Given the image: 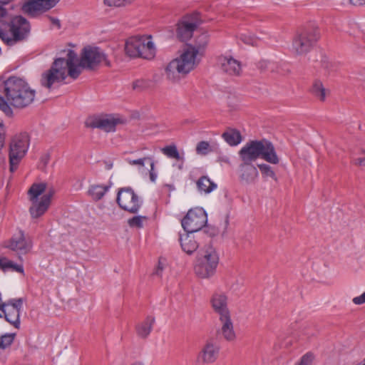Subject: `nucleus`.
Here are the masks:
<instances>
[{
	"mask_svg": "<svg viewBox=\"0 0 365 365\" xmlns=\"http://www.w3.org/2000/svg\"><path fill=\"white\" fill-rule=\"evenodd\" d=\"M10 0L0 1V38L8 46L26 38L30 31L29 21L21 16H16L6 22L4 20L7 15V9L4 6Z\"/></svg>",
	"mask_w": 365,
	"mask_h": 365,
	"instance_id": "obj_3",
	"label": "nucleus"
},
{
	"mask_svg": "<svg viewBox=\"0 0 365 365\" xmlns=\"http://www.w3.org/2000/svg\"><path fill=\"white\" fill-rule=\"evenodd\" d=\"M222 324V333L224 338L227 341H232L235 338V334L233 330V324L230 319V315L227 317L223 316L220 318Z\"/></svg>",
	"mask_w": 365,
	"mask_h": 365,
	"instance_id": "obj_25",
	"label": "nucleus"
},
{
	"mask_svg": "<svg viewBox=\"0 0 365 365\" xmlns=\"http://www.w3.org/2000/svg\"><path fill=\"white\" fill-rule=\"evenodd\" d=\"M145 219H146V217H145V216H140V215L134 216L128 220V223L130 227L141 228L143 226V220H145Z\"/></svg>",
	"mask_w": 365,
	"mask_h": 365,
	"instance_id": "obj_37",
	"label": "nucleus"
},
{
	"mask_svg": "<svg viewBox=\"0 0 365 365\" xmlns=\"http://www.w3.org/2000/svg\"><path fill=\"white\" fill-rule=\"evenodd\" d=\"M0 304H6V307H12L18 309H21L23 306V299L21 298L11 299L6 302H2L1 301Z\"/></svg>",
	"mask_w": 365,
	"mask_h": 365,
	"instance_id": "obj_40",
	"label": "nucleus"
},
{
	"mask_svg": "<svg viewBox=\"0 0 365 365\" xmlns=\"http://www.w3.org/2000/svg\"><path fill=\"white\" fill-rule=\"evenodd\" d=\"M209 36L204 32L195 38V45L187 44L179 58L171 61L165 68L167 77L171 80L178 78V74H187L198 64L197 55H202L208 43Z\"/></svg>",
	"mask_w": 365,
	"mask_h": 365,
	"instance_id": "obj_1",
	"label": "nucleus"
},
{
	"mask_svg": "<svg viewBox=\"0 0 365 365\" xmlns=\"http://www.w3.org/2000/svg\"><path fill=\"white\" fill-rule=\"evenodd\" d=\"M60 0H29L21 6L22 11L30 16H34L36 12L47 11L56 6Z\"/></svg>",
	"mask_w": 365,
	"mask_h": 365,
	"instance_id": "obj_14",
	"label": "nucleus"
},
{
	"mask_svg": "<svg viewBox=\"0 0 365 365\" xmlns=\"http://www.w3.org/2000/svg\"><path fill=\"white\" fill-rule=\"evenodd\" d=\"M130 365H144V364L141 362L137 361V362L131 364Z\"/></svg>",
	"mask_w": 365,
	"mask_h": 365,
	"instance_id": "obj_59",
	"label": "nucleus"
},
{
	"mask_svg": "<svg viewBox=\"0 0 365 365\" xmlns=\"http://www.w3.org/2000/svg\"><path fill=\"white\" fill-rule=\"evenodd\" d=\"M207 222V215L202 207L190 209L181 221L185 232L190 234L201 230Z\"/></svg>",
	"mask_w": 365,
	"mask_h": 365,
	"instance_id": "obj_9",
	"label": "nucleus"
},
{
	"mask_svg": "<svg viewBox=\"0 0 365 365\" xmlns=\"http://www.w3.org/2000/svg\"><path fill=\"white\" fill-rule=\"evenodd\" d=\"M157 173H149V178L151 182H155L157 179Z\"/></svg>",
	"mask_w": 365,
	"mask_h": 365,
	"instance_id": "obj_55",
	"label": "nucleus"
},
{
	"mask_svg": "<svg viewBox=\"0 0 365 365\" xmlns=\"http://www.w3.org/2000/svg\"><path fill=\"white\" fill-rule=\"evenodd\" d=\"M118 123L119 119L112 116H106L103 118L96 117L88 119L86 122V126L110 132L115 130V126Z\"/></svg>",
	"mask_w": 365,
	"mask_h": 365,
	"instance_id": "obj_15",
	"label": "nucleus"
},
{
	"mask_svg": "<svg viewBox=\"0 0 365 365\" xmlns=\"http://www.w3.org/2000/svg\"><path fill=\"white\" fill-rule=\"evenodd\" d=\"M0 110L3 111L7 116H11L13 115V110L9 108L7 104L5 97L0 96Z\"/></svg>",
	"mask_w": 365,
	"mask_h": 365,
	"instance_id": "obj_41",
	"label": "nucleus"
},
{
	"mask_svg": "<svg viewBox=\"0 0 365 365\" xmlns=\"http://www.w3.org/2000/svg\"><path fill=\"white\" fill-rule=\"evenodd\" d=\"M228 224H229V220H228V216H227L225 218V231L223 232L222 235H224V234L225 232V230L227 229Z\"/></svg>",
	"mask_w": 365,
	"mask_h": 365,
	"instance_id": "obj_58",
	"label": "nucleus"
},
{
	"mask_svg": "<svg viewBox=\"0 0 365 365\" xmlns=\"http://www.w3.org/2000/svg\"><path fill=\"white\" fill-rule=\"evenodd\" d=\"M198 23L196 21H189L186 19L178 24L177 36L181 41H187L192 36L194 31L197 28Z\"/></svg>",
	"mask_w": 365,
	"mask_h": 365,
	"instance_id": "obj_19",
	"label": "nucleus"
},
{
	"mask_svg": "<svg viewBox=\"0 0 365 365\" xmlns=\"http://www.w3.org/2000/svg\"><path fill=\"white\" fill-rule=\"evenodd\" d=\"M357 161H359V165L360 166H365V158H357L356 160Z\"/></svg>",
	"mask_w": 365,
	"mask_h": 365,
	"instance_id": "obj_57",
	"label": "nucleus"
},
{
	"mask_svg": "<svg viewBox=\"0 0 365 365\" xmlns=\"http://www.w3.org/2000/svg\"><path fill=\"white\" fill-rule=\"evenodd\" d=\"M259 158L263 159L267 163L277 165L279 163L275 148L273 143L267 139L255 140Z\"/></svg>",
	"mask_w": 365,
	"mask_h": 365,
	"instance_id": "obj_13",
	"label": "nucleus"
},
{
	"mask_svg": "<svg viewBox=\"0 0 365 365\" xmlns=\"http://www.w3.org/2000/svg\"><path fill=\"white\" fill-rule=\"evenodd\" d=\"M314 359L312 353H307L302 358L300 361L296 365H311Z\"/></svg>",
	"mask_w": 365,
	"mask_h": 365,
	"instance_id": "obj_43",
	"label": "nucleus"
},
{
	"mask_svg": "<svg viewBox=\"0 0 365 365\" xmlns=\"http://www.w3.org/2000/svg\"><path fill=\"white\" fill-rule=\"evenodd\" d=\"M362 365H365V358L363 359V361L361 362Z\"/></svg>",
	"mask_w": 365,
	"mask_h": 365,
	"instance_id": "obj_62",
	"label": "nucleus"
},
{
	"mask_svg": "<svg viewBox=\"0 0 365 365\" xmlns=\"http://www.w3.org/2000/svg\"><path fill=\"white\" fill-rule=\"evenodd\" d=\"M29 146V136L27 133H21L15 135L9 146L10 171L14 173L21 160L25 156Z\"/></svg>",
	"mask_w": 365,
	"mask_h": 365,
	"instance_id": "obj_6",
	"label": "nucleus"
},
{
	"mask_svg": "<svg viewBox=\"0 0 365 365\" xmlns=\"http://www.w3.org/2000/svg\"><path fill=\"white\" fill-rule=\"evenodd\" d=\"M166 186L168 187L170 190H173L175 189L174 186L173 185H166Z\"/></svg>",
	"mask_w": 365,
	"mask_h": 365,
	"instance_id": "obj_60",
	"label": "nucleus"
},
{
	"mask_svg": "<svg viewBox=\"0 0 365 365\" xmlns=\"http://www.w3.org/2000/svg\"><path fill=\"white\" fill-rule=\"evenodd\" d=\"M46 189V183L41 182L33 184L28 192L30 195V200H38V196L43 194Z\"/></svg>",
	"mask_w": 365,
	"mask_h": 365,
	"instance_id": "obj_30",
	"label": "nucleus"
},
{
	"mask_svg": "<svg viewBox=\"0 0 365 365\" xmlns=\"http://www.w3.org/2000/svg\"><path fill=\"white\" fill-rule=\"evenodd\" d=\"M196 185L200 192H204L206 194L210 193L217 186L216 183L205 175L200 177L197 181Z\"/></svg>",
	"mask_w": 365,
	"mask_h": 365,
	"instance_id": "obj_26",
	"label": "nucleus"
},
{
	"mask_svg": "<svg viewBox=\"0 0 365 365\" xmlns=\"http://www.w3.org/2000/svg\"><path fill=\"white\" fill-rule=\"evenodd\" d=\"M0 269L6 272L9 269H11L19 273H24V267L21 264H18L6 257L0 258Z\"/></svg>",
	"mask_w": 365,
	"mask_h": 365,
	"instance_id": "obj_29",
	"label": "nucleus"
},
{
	"mask_svg": "<svg viewBox=\"0 0 365 365\" xmlns=\"http://www.w3.org/2000/svg\"><path fill=\"white\" fill-rule=\"evenodd\" d=\"M111 185V182L108 185H93L90 186L88 192L94 200L98 201L103 198Z\"/></svg>",
	"mask_w": 365,
	"mask_h": 365,
	"instance_id": "obj_27",
	"label": "nucleus"
},
{
	"mask_svg": "<svg viewBox=\"0 0 365 365\" xmlns=\"http://www.w3.org/2000/svg\"><path fill=\"white\" fill-rule=\"evenodd\" d=\"M312 91L313 94L320 101H324L325 100L326 91L321 81H315L313 84Z\"/></svg>",
	"mask_w": 365,
	"mask_h": 365,
	"instance_id": "obj_33",
	"label": "nucleus"
},
{
	"mask_svg": "<svg viewBox=\"0 0 365 365\" xmlns=\"http://www.w3.org/2000/svg\"><path fill=\"white\" fill-rule=\"evenodd\" d=\"M6 139V128L2 122H0V150L4 148Z\"/></svg>",
	"mask_w": 365,
	"mask_h": 365,
	"instance_id": "obj_45",
	"label": "nucleus"
},
{
	"mask_svg": "<svg viewBox=\"0 0 365 365\" xmlns=\"http://www.w3.org/2000/svg\"><path fill=\"white\" fill-rule=\"evenodd\" d=\"M155 322V317L148 316L143 322L135 326L137 335L142 339H146L150 334Z\"/></svg>",
	"mask_w": 365,
	"mask_h": 365,
	"instance_id": "obj_23",
	"label": "nucleus"
},
{
	"mask_svg": "<svg viewBox=\"0 0 365 365\" xmlns=\"http://www.w3.org/2000/svg\"><path fill=\"white\" fill-rule=\"evenodd\" d=\"M14 334H5L0 337V348L5 349L14 341Z\"/></svg>",
	"mask_w": 365,
	"mask_h": 365,
	"instance_id": "obj_36",
	"label": "nucleus"
},
{
	"mask_svg": "<svg viewBox=\"0 0 365 365\" xmlns=\"http://www.w3.org/2000/svg\"><path fill=\"white\" fill-rule=\"evenodd\" d=\"M211 304L215 312L220 315V318H222L223 316H230L227 304V297L225 294H213Z\"/></svg>",
	"mask_w": 365,
	"mask_h": 365,
	"instance_id": "obj_22",
	"label": "nucleus"
},
{
	"mask_svg": "<svg viewBox=\"0 0 365 365\" xmlns=\"http://www.w3.org/2000/svg\"><path fill=\"white\" fill-rule=\"evenodd\" d=\"M222 137L231 146H235L242 141L240 133L235 129H230L223 133Z\"/></svg>",
	"mask_w": 365,
	"mask_h": 365,
	"instance_id": "obj_28",
	"label": "nucleus"
},
{
	"mask_svg": "<svg viewBox=\"0 0 365 365\" xmlns=\"http://www.w3.org/2000/svg\"><path fill=\"white\" fill-rule=\"evenodd\" d=\"M81 68L82 67L80 66L79 63L78 65L74 64L73 66H67L66 71H68V75L71 78L73 79H76L81 73Z\"/></svg>",
	"mask_w": 365,
	"mask_h": 365,
	"instance_id": "obj_39",
	"label": "nucleus"
},
{
	"mask_svg": "<svg viewBox=\"0 0 365 365\" xmlns=\"http://www.w3.org/2000/svg\"><path fill=\"white\" fill-rule=\"evenodd\" d=\"M322 63H323V66L324 67V68H326L330 71H334V69H332L333 65L331 62L323 61Z\"/></svg>",
	"mask_w": 365,
	"mask_h": 365,
	"instance_id": "obj_51",
	"label": "nucleus"
},
{
	"mask_svg": "<svg viewBox=\"0 0 365 365\" xmlns=\"http://www.w3.org/2000/svg\"><path fill=\"white\" fill-rule=\"evenodd\" d=\"M161 152L169 158L183 160V158L180 155L175 144L165 146L161 149Z\"/></svg>",
	"mask_w": 365,
	"mask_h": 365,
	"instance_id": "obj_31",
	"label": "nucleus"
},
{
	"mask_svg": "<svg viewBox=\"0 0 365 365\" xmlns=\"http://www.w3.org/2000/svg\"><path fill=\"white\" fill-rule=\"evenodd\" d=\"M151 160V157H145L137 160L126 159V161L131 165H140L143 166L146 160Z\"/></svg>",
	"mask_w": 365,
	"mask_h": 365,
	"instance_id": "obj_44",
	"label": "nucleus"
},
{
	"mask_svg": "<svg viewBox=\"0 0 365 365\" xmlns=\"http://www.w3.org/2000/svg\"><path fill=\"white\" fill-rule=\"evenodd\" d=\"M352 301L355 304H364L365 303V292L360 296L354 297Z\"/></svg>",
	"mask_w": 365,
	"mask_h": 365,
	"instance_id": "obj_48",
	"label": "nucleus"
},
{
	"mask_svg": "<svg viewBox=\"0 0 365 365\" xmlns=\"http://www.w3.org/2000/svg\"><path fill=\"white\" fill-rule=\"evenodd\" d=\"M220 348L212 341H207L197 355V361L211 364L215 361L219 355Z\"/></svg>",
	"mask_w": 365,
	"mask_h": 365,
	"instance_id": "obj_18",
	"label": "nucleus"
},
{
	"mask_svg": "<svg viewBox=\"0 0 365 365\" xmlns=\"http://www.w3.org/2000/svg\"><path fill=\"white\" fill-rule=\"evenodd\" d=\"M50 158H51L50 154L46 153L41 157V161L43 164L44 166H46L50 160Z\"/></svg>",
	"mask_w": 365,
	"mask_h": 365,
	"instance_id": "obj_49",
	"label": "nucleus"
},
{
	"mask_svg": "<svg viewBox=\"0 0 365 365\" xmlns=\"http://www.w3.org/2000/svg\"><path fill=\"white\" fill-rule=\"evenodd\" d=\"M61 61L55 60L51 68L41 76V84L50 89L55 83L63 81L66 78V71L61 67Z\"/></svg>",
	"mask_w": 365,
	"mask_h": 365,
	"instance_id": "obj_11",
	"label": "nucleus"
},
{
	"mask_svg": "<svg viewBox=\"0 0 365 365\" xmlns=\"http://www.w3.org/2000/svg\"><path fill=\"white\" fill-rule=\"evenodd\" d=\"M56 60L61 61V65L62 66L61 67H64V69L66 71L67 66L76 64L78 61V57L76 53L74 51L68 50L66 59L63 58H58Z\"/></svg>",
	"mask_w": 365,
	"mask_h": 365,
	"instance_id": "obj_32",
	"label": "nucleus"
},
{
	"mask_svg": "<svg viewBox=\"0 0 365 365\" xmlns=\"http://www.w3.org/2000/svg\"><path fill=\"white\" fill-rule=\"evenodd\" d=\"M239 179L243 185L255 184L259 173L257 168L252 163L241 162L239 165Z\"/></svg>",
	"mask_w": 365,
	"mask_h": 365,
	"instance_id": "obj_16",
	"label": "nucleus"
},
{
	"mask_svg": "<svg viewBox=\"0 0 365 365\" xmlns=\"http://www.w3.org/2000/svg\"><path fill=\"white\" fill-rule=\"evenodd\" d=\"M192 19L196 20L197 19L196 15H195V18L192 17Z\"/></svg>",
	"mask_w": 365,
	"mask_h": 365,
	"instance_id": "obj_63",
	"label": "nucleus"
},
{
	"mask_svg": "<svg viewBox=\"0 0 365 365\" xmlns=\"http://www.w3.org/2000/svg\"><path fill=\"white\" fill-rule=\"evenodd\" d=\"M48 19L51 21V22L52 23V24L56 26L58 29L61 28V23H60L59 19H58L55 17H52V16H48Z\"/></svg>",
	"mask_w": 365,
	"mask_h": 365,
	"instance_id": "obj_50",
	"label": "nucleus"
},
{
	"mask_svg": "<svg viewBox=\"0 0 365 365\" xmlns=\"http://www.w3.org/2000/svg\"><path fill=\"white\" fill-rule=\"evenodd\" d=\"M150 81L145 79H138L133 83V90L142 91L150 86Z\"/></svg>",
	"mask_w": 365,
	"mask_h": 365,
	"instance_id": "obj_38",
	"label": "nucleus"
},
{
	"mask_svg": "<svg viewBox=\"0 0 365 365\" xmlns=\"http://www.w3.org/2000/svg\"><path fill=\"white\" fill-rule=\"evenodd\" d=\"M238 155L241 162L252 163L257 159H259L255 140L247 142L239 150Z\"/></svg>",
	"mask_w": 365,
	"mask_h": 365,
	"instance_id": "obj_20",
	"label": "nucleus"
},
{
	"mask_svg": "<svg viewBox=\"0 0 365 365\" xmlns=\"http://www.w3.org/2000/svg\"><path fill=\"white\" fill-rule=\"evenodd\" d=\"M356 160H357V158L354 160V163L355 165H359V161H357Z\"/></svg>",
	"mask_w": 365,
	"mask_h": 365,
	"instance_id": "obj_61",
	"label": "nucleus"
},
{
	"mask_svg": "<svg viewBox=\"0 0 365 365\" xmlns=\"http://www.w3.org/2000/svg\"><path fill=\"white\" fill-rule=\"evenodd\" d=\"M319 38V34L317 29H304L297 32L294 37L292 48L297 54H306L314 47Z\"/></svg>",
	"mask_w": 365,
	"mask_h": 365,
	"instance_id": "obj_8",
	"label": "nucleus"
},
{
	"mask_svg": "<svg viewBox=\"0 0 365 365\" xmlns=\"http://www.w3.org/2000/svg\"><path fill=\"white\" fill-rule=\"evenodd\" d=\"M267 67V62L265 61H262L258 63V68L260 70H264Z\"/></svg>",
	"mask_w": 365,
	"mask_h": 365,
	"instance_id": "obj_52",
	"label": "nucleus"
},
{
	"mask_svg": "<svg viewBox=\"0 0 365 365\" xmlns=\"http://www.w3.org/2000/svg\"><path fill=\"white\" fill-rule=\"evenodd\" d=\"M163 269H164V263L163 262V259L161 258H160L159 261H158V264L153 274L157 276H161Z\"/></svg>",
	"mask_w": 365,
	"mask_h": 365,
	"instance_id": "obj_47",
	"label": "nucleus"
},
{
	"mask_svg": "<svg viewBox=\"0 0 365 365\" xmlns=\"http://www.w3.org/2000/svg\"><path fill=\"white\" fill-rule=\"evenodd\" d=\"M240 39L244 43H245L247 45L252 46H257L258 43L259 41V40L257 37H255L252 35H250V34H240Z\"/></svg>",
	"mask_w": 365,
	"mask_h": 365,
	"instance_id": "obj_35",
	"label": "nucleus"
},
{
	"mask_svg": "<svg viewBox=\"0 0 365 365\" xmlns=\"http://www.w3.org/2000/svg\"><path fill=\"white\" fill-rule=\"evenodd\" d=\"M350 3L354 5H364L365 4V0H349Z\"/></svg>",
	"mask_w": 365,
	"mask_h": 365,
	"instance_id": "obj_53",
	"label": "nucleus"
},
{
	"mask_svg": "<svg viewBox=\"0 0 365 365\" xmlns=\"http://www.w3.org/2000/svg\"><path fill=\"white\" fill-rule=\"evenodd\" d=\"M53 193V190H51L41 197L40 201L31 200L32 205L29 208V212L33 218H38L46 212L51 204Z\"/></svg>",
	"mask_w": 365,
	"mask_h": 365,
	"instance_id": "obj_17",
	"label": "nucleus"
},
{
	"mask_svg": "<svg viewBox=\"0 0 365 365\" xmlns=\"http://www.w3.org/2000/svg\"><path fill=\"white\" fill-rule=\"evenodd\" d=\"M1 91L9 108H24L34 100L35 91L22 78L10 76L4 81Z\"/></svg>",
	"mask_w": 365,
	"mask_h": 365,
	"instance_id": "obj_2",
	"label": "nucleus"
},
{
	"mask_svg": "<svg viewBox=\"0 0 365 365\" xmlns=\"http://www.w3.org/2000/svg\"><path fill=\"white\" fill-rule=\"evenodd\" d=\"M150 164V170H149V173H156L155 170V162L153 160V157H151V160H149Z\"/></svg>",
	"mask_w": 365,
	"mask_h": 365,
	"instance_id": "obj_54",
	"label": "nucleus"
},
{
	"mask_svg": "<svg viewBox=\"0 0 365 365\" xmlns=\"http://www.w3.org/2000/svg\"><path fill=\"white\" fill-rule=\"evenodd\" d=\"M7 247L17 253L19 259L22 260L21 255L29 253L32 248V241L26 237L22 230L14 235L9 240Z\"/></svg>",
	"mask_w": 365,
	"mask_h": 365,
	"instance_id": "obj_12",
	"label": "nucleus"
},
{
	"mask_svg": "<svg viewBox=\"0 0 365 365\" xmlns=\"http://www.w3.org/2000/svg\"><path fill=\"white\" fill-rule=\"evenodd\" d=\"M218 262L219 257L215 248L207 246L198 255L195 272L200 278H209L215 274Z\"/></svg>",
	"mask_w": 365,
	"mask_h": 365,
	"instance_id": "obj_4",
	"label": "nucleus"
},
{
	"mask_svg": "<svg viewBox=\"0 0 365 365\" xmlns=\"http://www.w3.org/2000/svg\"><path fill=\"white\" fill-rule=\"evenodd\" d=\"M125 51L130 57L150 59L155 56V48L152 41L143 36H132L125 42Z\"/></svg>",
	"mask_w": 365,
	"mask_h": 365,
	"instance_id": "obj_5",
	"label": "nucleus"
},
{
	"mask_svg": "<svg viewBox=\"0 0 365 365\" xmlns=\"http://www.w3.org/2000/svg\"><path fill=\"white\" fill-rule=\"evenodd\" d=\"M221 69L230 76H239L241 73V63L232 57L223 56L220 58Z\"/></svg>",
	"mask_w": 365,
	"mask_h": 365,
	"instance_id": "obj_21",
	"label": "nucleus"
},
{
	"mask_svg": "<svg viewBox=\"0 0 365 365\" xmlns=\"http://www.w3.org/2000/svg\"><path fill=\"white\" fill-rule=\"evenodd\" d=\"M101 63L110 67V61L108 59L107 55L97 46H85L81 52L80 58V66L88 70L96 69Z\"/></svg>",
	"mask_w": 365,
	"mask_h": 365,
	"instance_id": "obj_7",
	"label": "nucleus"
},
{
	"mask_svg": "<svg viewBox=\"0 0 365 365\" xmlns=\"http://www.w3.org/2000/svg\"><path fill=\"white\" fill-rule=\"evenodd\" d=\"M210 144L207 141H200L196 147V152L198 154L206 155L208 153Z\"/></svg>",
	"mask_w": 365,
	"mask_h": 365,
	"instance_id": "obj_42",
	"label": "nucleus"
},
{
	"mask_svg": "<svg viewBox=\"0 0 365 365\" xmlns=\"http://www.w3.org/2000/svg\"><path fill=\"white\" fill-rule=\"evenodd\" d=\"M105 168L106 170H110L113 168V163L110 161H105Z\"/></svg>",
	"mask_w": 365,
	"mask_h": 365,
	"instance_id": "obj_56",
	"label": "nucleus"
},
{
	"mask_svg": "<svg viewBox=\"0 0 365 365\" xmlns=\"http://www.w3.org/2000/svg\"><path fill=\"white\" fill-rule=\"evenodd\" d=\"M116 201L121 209L133 214L137 213L141 207L138 196L130 187L118 190Z\"/></svg>",
	"mask_w": 365,
	"mask_h": 365,
	"instance_id": "obj_10",
	"label": "nucleus"
},
{
	"mask_svg": "<svg viewBox=\"0 0 365 365\" xmlns=\"http://www.w3.org/2000/svg\"><path fill=\"white\" fill-rule=\"evenodd\" d=\"M257 167L259 168L263 178H270L275 181L277 180L276 174L270 165L265 163H262L257 165Z\"/></svg>",
	"mask_w": 365,
	"mask_h": 365,
	"instance_id": "obj_34",
	"label": "nucleus"
},
{
	"mask_svg": "<svg viewBox=\"0 0 365 365\" xmlns=\"http://www.w3.org/2000/svg\"><path fill=\"white\" fill-rule=\"evenodd\" d=\"M179 240L182 249L189 255L192 254L199 247L194 236L191 235L190 233L186 232L184 237L180 235Z\"/></svg>",
	"mask_w": 365,
	"mask_h": 365,
	"instance_id": "obj_24",
	"label": "nucleus"
},
{
	"mask_svg": "<svg viewBox=\"0 0 365 365\" xmlns=\"http://www.w3.org/2000/svg\"><path fill=\"white\" fill-rule=\"evenodd\" d=\"M204 232H206L210 237H214L218 234L219 231L218 229L215 227L207 226L204 230Z\"/></svg>",
	"mask_w": 365,
	"mask_h": 365,
	"instance_id": "obj_46",
	"label": "nucleus"
}]
</instances>
